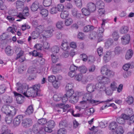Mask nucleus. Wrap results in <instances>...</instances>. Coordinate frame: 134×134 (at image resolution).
Returning a JSON list of instances; mask_svg holds the SVG:
<instances>
[{"instance_id": "f704fd0d", "label": "nucleus", "mask_w": 134, "mask_h": 134, "mask_svg": "<svg viewBox=\"0 0 134 134\" xmlns=\"http://www.w3.org/2000/svg\"><path fill=\"white\" fill-rule=\"evenodd\" d=\"M40 34V32H39L38 30H36L33 32L31 34L32 38L34 39L37 38L39 36Z\"/></svg>"}, {"instance_id": "09e8293b", "label": "nucleus", "mask_w": 134, "mask_h": 134, "mask_svg": "<svg viewBox=\"0 0 134 134\" xmlns=\"http://www.w3.org/2000/svg\"><path fill=\"white\" fill-rule=\"evenodd\" d=\"M112 35L114 40L115 41H117L119 38L118 32L116 31H114L112 34Z\"/></svg>"}, {"instance_id": "052dcab7", "label": "nucleus", "mask_w": 134, "mask_h": 134, "mask_svg": "<svg viewBox=\"0 0 134 134\" xmlns=\"http://www.w3.org/2000/svg\"><path fill=\"white\" fill-rule=\"evenodd\" d=\"M82 78V75L81 74H78L75 75V79L78 81H81Z\"/></svg>"}, {"instance_id": "774afa93", "label": "nucleus", "mask_w": 134, "mask_h": 134, "mask_svg": "<svg viewBox=\"0 0 134 134\" xmlns=\"http://www.w3.org/2000/svg\"><path fill=\"white\" fill-rule=\"evenodd\" d=\"M56 8L58 11H62L64 7L62 4H59L57 5Z\"/></svg>"}, {"instance_id": "7c9ffc66", "label": "nucleus", "mask_w": 134, "mask_h": 134, "mask_svg": "<svg viewBox=\"0 0 134 134\" xmlns=\"http://www.w3.org/2000/svg\"><path fill=\"white\" fill-rule=\"evenodd\" d=\"M129 30V28L127 26H123L121 27L120 30V33L122 34L127 33Z\"/></svg>"}, {"instance_id": "603ef678", "label": "nucleus", "mask_w": 134, "mask_h": 134, "mask_svg": "<svg viewBox=\"0 0 134 134\" xmlns=\"http://www.w3.org/2000/svg\"><path fill=\"white\" fill-rule=\"evenodd\" d=\"M73 22L72 19L70 18H69L67 19H66L65 22V24L66 26H69Z\"/></svg>"}, {"instance_id": "39448f33", "label": "nucleus", "mask_w": 134, "mask_h": 134, "mask_svg": "<svg viewBox=\"0 0 134 134\" xmlns=\"http://www.w3.org/2000/svg\"><path fill=\"white\" fill-rule=\"evenodd\" d=\"M16 86L17 91L19 92L24 95L25 92L28 88V85L26 84H21L18 82L16 83Z\"/></svg>"}, {"instance_id": "a19ab883", "label": "nucleus", "mask_w": 134, "mask_h": 134, "mask_svg": "<svg viewBox=\"0 0 134 134\" xmlns=\"http://www.w3.org/2000/svg\"><path fill=\"white\" fill-rule=\"evenodd\" d=\"M78 70L82 73H86L87 70V68L84 66H81L78 68Z\"/></svg>"}, {"instance_id": "473e14b6", "label": "nucleus", "mask_w": 134, "mask_h": 134, "mask_svg": "<svg viewBox=\"0 0 134 134\" xmlns=\"http://www.w3.org/2000/svg\"><path fill=\"white\" fill-rule=\"evenodd\" d=\"M118 125L117 123L115 121L111 122L109 126V128L110 130H114L116 129L118 127Z\"/></svg>"}, {"instance_id": "864d4df0", "label": "nucleus", "mask_w": 134, "mask_h": 134, "mask_svg": "<svg viewBox=\"0 0 134 134\" xmlns=\"http://www.w3.org/2000/svg\"><path fill=\"white\" fill-rule=\"evenodd\" d=\"M52 83L53 87L56 88H58L60 86V82L56 79Z\"/></svg>"}, {"instance_id": "5fc2aeb1", "label": "nucleus", "mask_w": 134, "mask_h": 134, "mask_svg": "<svg viewBox=\"0 0 134 134\" xmlns=\"http://www.w3.org/2000/svg\"><path fill=\"white\" fill-rule=\"evenodd\" d=\"M56 25L58 28L60 29L63 28L64 26L63 22L61 21L58 22L56 23Z\"/></svg>"}, {"instance_id": "20e7f679", "label": "nucleus", "mask_w": 134, "mask_h": 134, "mask_svg": "<svg viewBox=\"0 0 134 134\" xmlns=\"http://www.w3.org/2000/svg\"><path fill=\"white\" fill-rule=\"evenodd\" d=\"M101 72L103 75H105L110 77H113L114 75V72L108 69L106 65H105L102 67Z\"/></svg>"}, {"instance_id": "6e6d98bb", "label": "nucleus", "mask_w": 134, "mask_h": 134, "mask_svg": "<svg viewBox=\"0 0 134 134\" xmlns=\"http://www.w3.org/2000/svg\"><path fill=\"white\" fill-rule=\"evenodd\" d=\"M104 8L102 7L98 8V13L99 16H103L104 14Z\"/></svg>"}, {"instance_id": "de8ad7c7", "label": "nucleus", "mask_w": 134, "mask_h": 134, "mask_svg": "<svg viewBox=\"0 0 134 134\" xmlns=\"http://www.w3.org/2000/svg\"><path fill=\"white\" fill-rule=\"evenodd\" d=\"M73 87V85L71 83H68L65 87V89L66 91L73 90L72 88Z\"/></svg>"}, {"instance_id": "f8f14e48", "label": "nucleus", "mask_w": 134, "mask_h": 134, "mask_svg": "<svg viewBox=\"0 0 134 134\" xmlns=\"http://www.w3.org/2000/svg\"><path fill=\"white\" fill-rule=\"evenodd\" d=\"M122 43L123 44H126L129 43L130 40V36L127 34L123 36L121 38Z\"/></svg>"}, {"instance_id": "c9c22d12", "label": "nucleus", "mask_w": 134, "mask_h": 134, "mask_svg": "<svg viewBox=\"0 0 134 134\" xmlns=\"http://www.w3.org/2000/svg\"><path fill=\"white\" fill-rule=\"evenodd\" d=\"M81 12L83 15L85 16L89 15L91 13L87 8H82L81 9Z\"/></svg>"}, {"instance_id": "aec40b11", "label": "nucleus", "mask_w": 134, "mask_h": 134, "mask_svg": "<svg viewBox=\"0 0 134 134\" xmlns=\"http://www.w3.org/2000/svg\"><path fill=\"white\" fill-rule=\"evenodd\" d=\"M95 88V85L92 83L88 84L86 87L87 90L88 92L90 93L93 92Z\"/></svg>"}, {"instance_id": "4be33fe9", "label": "nucleus", "mask_w": 134, "mask_h": 134, "mask_svg": "<svg viewBox=\"0 0 134 134\" xmlns=\"http://www.w3.org/2000/svg\"><path fill=\"white\" fill-rule=\"evenodd\" d=\"M16 7L17 9L21 10L24 8V3L22 1H18L16 2Z\"/></svg>"}, {"instance_id": "680f3d73", "label": "nucleus", "mask_w": 134, "mask_h": 134, "mask_svg": "<svg viewBox=\"0 0 134 134\" xmlns=\"http://www.w3.org/2000/svg\"><path fill=\"white\" fill-rule=\"evenodd\" d=\"M110 82V80L107 77H104L103 80H102V81L101 83L106 84L109 83Z\"/></svg>"}, {"instance_id": "423d86ee", "label": "nucleus", "mask_w": 134, "mask_h": 134, "mask_svg": "<svg viewBox=\"0 0 134 134\" xmlns=\"http://www.w3.org/2000/svg\"><path fill=\"white\" fill-rule=\"evenodd\" d=\"M46 125L47 126L44 127V131L46 132L51 133L52 131V129L55 126V124L54 121L51 120L47 122Z\"/></svg>"}, {"instance_id": "4d7b16f0", "label": "nucleus", "mask_w": 134, "mask_h": 134, "mask_svg": "<svg viewBox=\"0 0 134 134\" xmlns=\"http://www.w3.org/2000/svg\"><path fill=\"white\" fill-rule=\"evenodd\" d=\"M56 79L55 77L54 76L51 75L49 76L48 78V81L52 83Z\"/></svg>"}, {"instance_id": "4c0bfd02", "label": "nucleus", "mask_w": 134, "mask_h": 134, "mask_svg": "<svg viewBox=\"0 0 134 134\" xmlns=\"http://www.w3.org/2000/svg\"><path fill=\"white\" fill-rule=\"evenodd\" d=\"M62 94L61 93H57L54 94L53 96V100L56 101H58L61 99Z\"/></svg>"}, {"instance_id": "e2e57ef3", "label": "nucleus", "mask_w": 134, "mask_h": 134, "mask_svg": "<svg viewBox=\"0 0 134 134\" xmlns=\"http://www.w3.org/2000/svg\"><path fill=\"white\" fill-rule=\"evenodd\" d=\"M6 89V87L4 85H0V93L2 94L4 93Z\"/></svg>"}, {"instance_id": "b1692460", "label": "nucleus", "mask_w": 134, "mask_h": 134, "mask_svg": "<svg viewBox=\"0 0 134 134\" xmlns=\"http://www.w3.org/2000/svg\"><path fill=\"white\" fill-rule=\"evenodd\" d=\"M5 51L6 54L8 56L12 55L14 53V52L12 50L11 47L8 46L7 47L5 48Z\"/></svg>"}, {"instance_id": "a211bd4d", "label": "nucleus", "mask_w": 134, "mask_h": 134, "mask_svg": "<svg viewBox=\"0 0 134 134\" xmlns=\"http://www.w3.org/2000/svg\"><path fill=\"white\" fill-rule=\"evenodd\" d=\"M87 8L91 12H92L96 10V7L95 4L92 3H88L87 5Z\"/></svg>"}, {"instance_id": "79ce46f5", "label": "nucleus", "mask_w": 134, "mask_h": 134, "mask_svg": "<svg viewBox=\"0 0 134 134\" xmlns=\"http://www.w3.org/2000/svg\"><path fill=\"white\" fill-rule=\"evenodd\" d=\"M133 98L131 96H129L126 98L125 101L129 104H132L133 102Z\"/></svg>"}, {"instance_id": "37998d69", "label": "nucleus", "mask_w": 134, "mask_h": 134, "mask_svg": "<svg viewBox=\"0 0 134 134\" xmlns=\"http://www.w3.org/2000/svg\"><path fill=\"white\" fill-rule=\"evenodd\" d=\"M69 15V13L68 11H65L62 12L60 14L61 17L63 19H65L67 18Z\"/></svg>"}, {"instance_id": "412c9836", "label": "nucleus", "mask_w": 134, "mask_h": 134, "mask_svg": "<svg viewBox=\"0 0 134 134\" xmlns=\"http://www.w3.org/2000/svg\"><path fill=\"white\" fill-rule=\"evenodd\" d=\"M34 111L33 106L32 105L29 106L27 108L26 110L25 111V114L27 115H29L31 114Z\"/></svg>"}, {"instance_id": "c756f323", "label": "nucleus", "mask_w": 134, "mask_h": 134, "mask_svg": "<svg viewBox=\"0 0 134 134\" xmlns=\"http://www.w3.org/2000/svg\"><path fill=\"white\" fill-rule=\"evenodd\" d=\"M133 54V51L131 49L128 50L126 54L125 57L127 60H128L130 59L132 56Z\"/></svg>"}, {"instance_id": "ddd939ff", "label": "nucleus", "mask_w": 134, "mask_h": 134, "mask_svg": "<svg viewBox=\"0 0 134 134\" xmlns=\"http://www.w3.org/2000/svg\"><path fill=\"white\" fill-rule=\"evenodd\" d=\"M23 14H24V15H23L21 13H19V14L17 16V17L21 19L17 20L16 21H20L21 19H25L26 18L24 17L25 15L27 16H28L29 15V13L28 12V10L25 9L24 10L23 12Z\"/></svg>"}, {"instance_id": "f03ea898", "label": "nucleus", "mask_w": 134, "mask_h": 134, "mask_svg": "<svg viewBox=\"0 0 134 134\" xmlns=\"http://www.w3.org/2000/svg\"><path fill=\"white\" fill-rule=\"evenodd\" d=\"M92 96L90 94L87 93H85L83 96V100L80 102V104H85L87 103H88L93 104L98 103H100L102 102H111L112 101L113 99V98L111 99H108L105 101H102L99 102V101L98 100H95L92 99Z\"/></svg>"}, {"instance_id": "393cba45", "label": "nucleus", "mask_w": 134, "mask_h": 134, "mask_svg": "<svg viewBox=\"0 0 134 134\" xmlns=\"http://www.w3.org/2000/svg\"><path fill=\"white\" fill-rule=\"evenodd\" d=\"M71 12L73 16L77 18H79L81 17V14L77 12V11L76 9L72 8Z\"/></svg>"}, {"instance_id": "6ab92c4d", "label": "nucleus", "mask_w": 134, "mask_h": 134, "mask_svg": "<svg viewBox=\"0 0 134 134\" xmlns=\"http://www.w3.org/2000/svg\"><path fill=\"white\" fill-rule=\"evenodd\" d=\"M61 66L60 63L54 65L52 69V71L53 74H56L60 70Z\"/></svg>"}, {"instance_id": "0eeeda50", "label": "nucleus", "mask_w": 134, "mask_h": 134, "mask_svg": "<svg viewBox=\"0 0 134 134\" xmlns=\"http://www.w3.org/2000/svg\"><path fill=\"white\" fill-rule=\"evenodd\" d=\"M129 117L128 115L124 114H122L120 117H118L116 119V121L118 123L124 125L125 122V120H128Z\"/></svg>"}, {"instance_id": "a878e982", "label": "nucleus", "mask_w": 134, "mask_h": 134, "mask_svg": "<svg viewBox=\"0 0 134 134\" xmlns=\"http://www.w3.org/2000/svg\"><path fill=\"white\" fill-rule=\"evenodd\" d=\"M16 113V109L13 107L11 106V108L10 109L8 115L13 117Z\"/></svg>"}, {"instance_id": "6e6552de", "label": "nucleus", "mask_w": 134, "mask_h": 134, "mask_svg": "<svg viewBox=\"0 0 134 134\" xmlns=\"http://www.w3.org/2000/svg\"><path fill=\"white\" fill-rule=\"evenodd\" d=\"M22 126L25 128L30 127L32 124V121L31 119L29 118L24 119L22 120Z\"/></svg>"}, {"instance_id": "f257e3e1", "label": "nucleus", "mask_w": 134, "mask_h": 134, "mask_svg": "<svg viewBox=\"0 0 134 134\" xmlns=\"http://www.w3.org/2000/svg\"><path fill=\"white\" fill-rule=\"evenodd\" d=\"M40 84H36L33 86L32 87L27 88L24 95L27 97H36L40 96L39 93H38V91L40 88Z\"/></svg>"}, {"instance_id": "9b49d317", "label": "nucleus", "mask_w": 134, "mask_h": 134, "mask_svg": "<svg viewBox=\"0 0 134 134\" xmlns=\"http://www.w3.org/2000/svg\"><path fill=\"white\" fill-rule=\"evenodd\" d=\"M39 3L37 2L33 3L30 7L31 10L33 12L38 11L40 12L41 10V7H39Z\"/></svg>"}, {"instance_id": "4468645a", "label": "nucleus", "mask_w": 134, "mask_h": 134, "mask_svg": "<svg viewBox=\"0 0 134 134\" xmlns=\"http://www.w3.org/2000/svg\"><path fill=\"white\" fill-rule=\"evenodd\" d=\"M39 44H36L35 46V47L36 48L37 51L34 50L32 52H31L33 56L35 57L38 56L39 57H42V55L40 53L37 51L41 49L39 48Z\"/></svg>"}, {"instance_id": "9d476101", "label": "nucleus", "mask_w": 134, "mask_h": 134, "mask_svg": "<svg viewBox=\"0 0 134 134\" xmlns=\"http://www.w3.org/2000/svg\"><path fill=\"white\" fill-rule=\"evenodd\" d=\"M23 118V116L22 115H19L14 119L13 123L14 126H18L21 122V120H22Z\"/></svg>"}, {"instance_id": "bf43d9fd", "label": "nucleus", "mask_w": 134, "mask_h": 134, "mask_svg": "<svg viewBox=\"0 0 134 134\" xmlns=\"http://www.w3.org/2000/svg\"><path fill=\"white\" fill-rule=\"evenodd\" d=\"M74 0L77 6L79 8H81L82 5L81 0Z\"/></svg>"}, {"instance_id": "8fccbe9b", "label": "nucleus", "mask_w": 134, "mask_h": 134, "mask_svg": "<svg viewBox=\"0 0 134 134\" xmlns=\"http://www.w3.org/2000/svg\"><path fill=\"white\" fill-rule=\"evenodd\" d=\"M121 51V48L119 46H117L115 47L114 52L115 54H120Z\"/></svg>"}, {"instance_id": "72a5a7b5", "label": "nucleus", "mask_w": 134, "mask_h": 134, "mask_svg": "<svg viewBox=\"0 0 134 134\" xmlns=\"http://www.w3.org/2000/svg\"><path fill=\"white\" fill-rule=\"evenodd\" d=\"M59 126L60 128L64 129L67 126V121L63 120L60 121L59 123Z\"/></svg>"}, {"instance_id": "2eb2a0df", "label": "nucleus", "mask_w": 134, "mask_h": 134, "mask_svg": "<svg viewBox=\"0 0 134 134\" xmlns=\"http://www.w3.org/2000/svg\"><path fill=\"white\" fill-rule=\"evenodd\" d=\"M112 56V52L110 51H107L104 55L103 60L105 62H108Z\"/></svg>"}, {"instance_id": "2f4dec72", "label": "nucleus", "mask_w": 134, "mask_h": 134, "mask_svg": "<svg viewBox=\"0 0 134 134\" xmlns=\"http://www.w3.org/2000/svg\"><path fill=\"white\" fill-rule=\"evenodd\" d=\"M3 99L4 102L8 104L11 103L12 101V97L8 96H4Z\"/></svg>"}, {"instance_id": "f3484780", "label": "nucleus", "mask_w": 134, "mask_h": 134, "mask_svg": "<svg viewBox=\"0 0 134 134\" xmlns=\"http://www.w3.org/2000/svg\"><path fill=\"white\" fill-rule=\"evenodd\" d=\"M60 47L62 49L65 51H66L69 49V47L66 40H63Z\"/></svg>"}, {"instance_id": "c85d7f7f", "label": "nucleus", "mask_w": 134, "mask_h": 134, "mask_svg": "<svg viewBox=\"0 0 134 134\" xmlns=\"http://www.w3.org/2000/svg\"><path fill=\"white\" fill-rule=\"evenodd\" d=\"M42 127L41 125L38 124H35L33 125L32 129L33 131L36 134Z\"/></svg>"}, {"instance_id": "3c124183", "label": "nucleus", "mask_w": 134, "mask_h": 134, "mask_svg": "<svg viewBox=\"0 0 134 134\" xmlns=\"http://www.w3.org/2000/svg\"><path fill=\"white\" fill-rule=\"evenodd\" d=\"M13 117L7 115L5 118V121L8 124L11 123L13 119Z\"/></svg>"}, {"instance_id": "ea45409f", "label": "nucleus", "mask_w": 134, "mask_h": 134, "mask_svg": "<svg viewBox=\"0 0 134 134\" xmlns=\"http://www.w3.org/2000/svg\"><path fill=\"white\" fill-rule=\"evenodd\" d=\"M96 7L98 8H101L102 7L104 8V3L101 0L97 2L96 3Z\"/></svg>"}, {"instance_id": "7ed1b4c3", "label": "nucleus", "mask_w": 134, "mask_h": 134, "mask_svg": "<svg viewBox=\"0 0 134 134\" xmlns=\"http://www.w3.org/2000/svg\"><path fill=\"white\" fill-rule=\"evenodd\" d=\"M66 91L65 94L68 97L70 102L72 103H76L79 100V97L82 94L81 92H74L73 90Z\"/></svg>"}, {"instance_id": "5701e85b", "label": "nucleus", "mask_w": 134, "mask_h": 134, "mask_svg": "<svg viewBox=\"0 0 134 134\" xmlns=\"http://www.w3.org/2000/svg\"><path fill=\"white\" fill-rule=\"evenodd\" d=\"M124 132L122 126H118L115 132L112 133V134H123Z\"/></svg>"}, {"instance_id": "13d9d810", "label": "nucleus", "mask_w": 134, "mask_h": 134, "mask_svg": "<svg viewBox=\"0 0 134 134\" xmlns=\"http://www.w3.org/2000/svg\"><path fill=\"white\" fill-rule=\"evenodd\" d=\"M57 9L56 7H52L49 10L50 13L52 14H55L57 13Z\"/></svg>"}, {"instance_id": "0e129e2a", "label": "nucleus", "mask_w": 134, "mask_h": 134, "mask_svg": "<svg viewBox=\"0 0 134 134\" xmlns=\"http://www.w3.org/2000/svg\"><path fill=\"white\" fill-rule=\"evenodd\" d=\"M9 36L8 34L3 33L0 36V39L2 40H4L7 38Z\"/></svg>"}, {"instance_id": "58836bf2", "label": "nucleus", "mask_w": 134, "mask_h": 134, "mask_svg": "<svg viewBox=\"0 0 134 134\" xmlns=\"http://www.w3.org/2000/svg\"><path fill=\"white\" fill-rule=\"evenodd\" d=\"M40 11V14L44 17H46L48 15V11L46 9H42L41 8V10Z\"/></svg>"}, {"instance_id": "dca6fc26", "label": "nucleus", "mask_w": 134, "mask_h": 134, "mask_svg": "<svg viewBox=\"0 0 134 134\" xmlns=\"http://www.w3.org/2000/svg\"><path fill=\"white\" fill-rule=\"evenodd\" d=\"M11 108V106L9 105H4L2 107L1 109L2 112L4 114L7 115L9 113L10 109Z\"/></svg>"}, {"instance_id": "49530a36", "label": "nucleus", "mask_w": 134, "mask_h": 134, "mask_svg": "<svg viewBox=\"0 0 134 134\" xmlns=\"http://www.w3.org/2000/svg\"><path fill=\"white\" fill-rule=\"evenodd\" d=\"M52 2V0H43V4L45 7H48L51 5Z\"/></svg>"}, {"instance_id": "a18cd8bd", "label": "nucleus", "mask_w": 134, "mask_h": 134, "mask_svg": "<svg viewBox=\"0 0 134 134\" xmlns=\"http://www.w3.org/2000/svg\"><path fill=\"white\" fill-rule=\"evenodd\" d=\"M47 122L46 119L43 118L39 119L38 121V124L41 125L46 124Z\"/></svg>"}, {"instance_id": "cd10ccee", "label": "nucleus", "mask_w": 134, "mask_h": 134, "mask_svg": "<svg viewBox=\"0 0 134 134\" xmlns=\"http://www.w3.org/2000/svg\"><path fill=\"white\" fill-rule=\"evenodd\" d=\"M94 29L93 26L90 25H87L83 28V31L85 32H88Z\"/></svg>"}, {"instance_id": "c03bdc74", "label": "nucleus", "mask_w": 134, "mask_h": 134, "mask_svg": "<svg viewBox=\"0 0 134 134\" xmlns=\"http://www.w3.org/2000/svg\"><path fill=\"white\" fill-rule=\"evenodd\" d=\"M16 15V13H12L11 14H9V15L7 17V18L9 20L10 22L12 21L15 20V18L13 16Z\"/></svg>"}, {"instance_id": "bb28decb", "label": "nucleus", "mask_w": 134, "mask_h": 134, "mask_svg": "<svg viewBox=\"0 0 134 134\" xmlns=\"http://www.w3.org/2000/svg\"><path fill=\"white\" fill-rule=\"evenodd\" d=\"M95 86L97 90H99L100 91H104L105 90V88L103 85H102L101 82L97 83Z\"/></svg>"}, {"instance_id": "e433bc0d", "label": "nucleus", "mask_w": 134, "mask_h": 134, "mask_svg": "<svg viewBox=\"0 0 134 134\" xmlns=\"http://www.w3.org/2000/svg\"><path fill=\"white\" fill-rule=\"evenodd\" d=\"M59 50V47L57 46H53L51 48V51L53 54L58 53Z\"/></svg>"}, {"instance_id": "69168bd1", "label": "nucleus", "mask_w": 134, "mask_h": 134, "mask_svg": "<svg viewBox=\"0 0 134 134\" xmlns=\"http://www.w3.org/2000/svg\"><path fill=\"white\" fill-rule=\"evenodd\" d=\"M65 7L67 9H69L73 8V6L72 4L70 3H66L65 4Z\"/></svg>"}, {"instance_id": "1a4fd4ad", "label": "nucleus", "mask_w": 134, "mask_h": 134, "mask_svg": "<svg viewBox=\"0 0 134 134\" xmlns=\"http://www.w3.org/2000/svg\"><path fill=\"white\" fill-rule=\"evenodd\" d=\"M14 95L16 97V101L17 103L21 104L23 103L25 99L24 97L20 93L16 92H14Z\"/></svg>"}, {"instance_id": "338daca9", "label": "nucleus", "mask_w": 134, "mask_h": 134, "mask_svg": "<svg viewBox=\"0 0 134 134\" xmlns=\"http://www.w3.org/2000/svg\"><path fill=\"white\" fill-rule=\"evenodd\" d=\"M78 67L75 65H74L72 64L71 65L70 70V71L74 72H75L76 70H77Z\"/></svg>"}]
</instances>
